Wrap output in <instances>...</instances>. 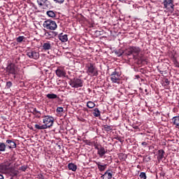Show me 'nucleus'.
Wrapping results in <instances>:
<instances>
[{
    "label": "nucleus",
    "mask_w": 179,
    "mask_h": 179,
    "mask_svg": "<svg viewBox=\"0 0 179 179\" xmlns=\"http://www.w3.org/2000/svg\"><path fill=\"white\" fill-rule=\"evenodd\" d=\"M43 122L44 124L41 126L35 124V128L36 129H47V128H51L54 124V117L50 115H45L43 116Z\"/></svg>",
    "instance_id": "nucleus-1"
},
{
    "label": "nucleus",
    "mask_w": 179,
    "mask_h": 179,
    "mask_svg": "<svg viewBox=\"0 0 179 179\" xmlns=\"http://www.w3.org/2000/svg\"><path fill=\"white\" fill-rule=\"evenodd\" d=\"M141 53V48L138 47L131 46L127 49V55H133L134 59H141L142 61V57L139 56Z\"/></svg>",
    "instance_id": "nucleus-2"
},
{
    "label": "nucleus",
    "mask_w": 179,
    "mask_h": 179,
    "mask_svg": "<svg viewBox=\"0 0 179 179\" xmlns=\"http://www.w3.org/2000/svg\"><path fill=\"white\" fill-rule=\"evenodd\" d=\"M6 72L8 75H13L15 79L17 75V67L14 64H10L6 67Z\"/></svg>",
    "instance_id": "nucleus-3"
},
{
    "label": "nucleus",
    "mask_w": 179,
    "mask_h": 179,
    "mask_svg": "<svg viewBox=\"0 0 179 179\" xmlns=\"http://www.w3.org/2000/svg\"><path fill=\"white\" fill-rule=\"evenodd\" d=\"M87 73H88V75H92V76H97V75H99V71L94 64L90 63L87 65Z\"/></svg>",
    "instance_id": "nucleus-4"
},
{
    "label": "nucleus",
    "mask_w": 179,
    "mask_h": 179,
    "mask_svg": "<svg viewBox=\"0 0 179 179\" xmlns=\"http://www.w3.org/2000/svg\"><path fill=\"white\" fill-rule=\"evenodd\" d=\"M69 83L70 86H71V87H75V88L82 87L83 86V80L79 78L71 79L70 80Z\"/></svg>",
    "instance_id": "nucleus-5"
},
{
    "label": "nucleus",
    "mask_w": 179,
    "mask_h": 179,
    "mask_svg": "<svg viewBox=\"0 0 179 179\" xmlns=\"http://www.w3.org/2000/svg\"><path fill=\"white\" fill-rule=\"evenodd\" d=\"M43 27L48 29V30H55L57 29V22L52 20H46L43 23Z\"/></svg>",
    "instance_id": "nucleus-6"
},
{
    "label": "nucleus",
    "mask_w": 179,
    "mask_h": 179,
    "mask_svg": "<svg viewBox=\"0 0 179 179\" xmlns=\"http://www.w3.org/2000/svg\"><path fill=\"white\" fill-rule=\"evenodd\" d=\"M38 5L43 8V9H47L51 6V3L48 1V0H37Z\"/></svg>",
    "instance_id": "nucleus-7"
},
{
    "label": "nucleus",
    "mask_w": 179,
    "mask_h": 179,
    "mask_svg": "<svg viewBox=\"0 0 179 179\" xmlns=\"http://www.w3.org/2000/svg\"><path fill=\"white\" fill-rule=\"evenodd\" d=\"M110 80L113 82V83H120V73L117 71H114L110 75Z\"/></svg>",
    "instance_id": "nucleus-8"
},
{
    "label": "nucleus",
    "mask_w": 179,
    "mask_h": 179,
    "mask_svg": "<svg viewBox=\"0 0 179 179\" xmlns=\"http://www.w3.org/2000/svg\"><path fill=\"white\" fill-rule=\"evenodd\" d=\"M163 3L166 9H169V10L171 9H174V4H173V0H164Z\"/></svg>",
    "instance_id": "nucleus-9"
},
{
    "label": "nucleus",
    "mask_w": 179,
    "mask_h": 179,
    "mask_svg": "<svg viewBox=\"0 0 179 179\" xmlns=\"http://www.w3.org/2000/svg\"><path fill=\"white\" fill-rule=\"evenodd\" d=\"M29 58H32L33 59H38L40 58V54L36 51H29L27 53Z\"/></svg>",
    "instance_id": "nucleus-10"
},
{
    "label": "nucleus",
    "mask_w": 179,
    "mask_h": 179,
    "mask_svg": "<svg viewBox=\"0 0 179 179\" xmlns=\"http://www.w3.org/2000/svg\"><path fill=\"white\" fill-rule=\"evenodd\" d=\"M6 143L7 145H6V146H7V148L9 149H15V148H16V143L12 141V140H7Z\"/></svg>",
    "instance_id": "nucleus-11"
},
{
    "label": "nucleus",
    "mask_w": 179,
    "mask_h": 179,
    "mask_svg": "<svg viewBox=\"0 0 179 179\" xmlns=\"http://www.w3.org/2000/svg\"><path fill=\"white\" fill-rule=\"evenodd\" d=\"M102 179H111L113 178V173L109 170L106 171L103 175L101 176Z\"/></svg>",
    "instance_id": "nucleus-12"
},
{
    "label": "nucleus",
    "mask_w": 179,
    "mask_h": 179,
    "mask_svg": "<svg viewBox=\"0 0 179 179\" xmlns=\"http://www.w3.org/2000/svg\"><path fill=\"white\" fill-rule=\"evenodd\" d=\"M106 153L107 151L106 150V149H104V147L100 146L99 149L97 151V154L99 155V157H103Z\"/></svg>",
    "instance_id": "nucleus-13"
},
{
    "label": "nucleus",
    "mask_w": 179,
    "mask_h": 179,
    "mask_svg": "<svg viewBox=\"0 0 179 179\" xmlns=\"http://www.w3.org/2000/svg\"><path fill=\"white\" fill-rule=\"evenodd\" d=\"M58 38L62 41V43H66V41H68V35L60 34L58 36Z\"/></svg>",
    "instance_id": "nucleus-14"
},
{
    "label": "nucleus",
    "mask_w": 179,
    "mask_h": 179,
    "mask_svg": "<svg viewBox=\"0 0 179 179\" xmlns=\"http://www.w3.org/2000/svg\"><path fill=\"white\" fill-rule=\"evenodd\" d=\"M56 75L57 76H58V78H62L63 76L65 77V76L66 75V73L64 70L57 69L56 70Z\"/></svg>",
    "instance_id": "nucleus-15"
},
{
    "label": "nucleus",
    "mask_w": 179,
    "mask_h": 179,
    "mask_svg": "<svg viewBox=\"0 0 179 179\" xmlns=\"http://www.w3.org/2000/svg\"><path fill=\"white\" fill-rule=\"evenodd\" d=\"M9 166H10V164L8 165L6 164H1L0 165V173H6L8 171V169H9Z\"/></svg>",
    "instance_id": "nucleus-16"
},
{
    "label": "nucleus",
    "mask_w": 179,
    "mask_h": 179,
    "mask_svg": "<svg viewBox=\"0 0 179 179\" xmlns=\"http://www.w3.org/2000/svg\"><path fill=\"white\" fill-rule=\"evenodd\" d=\"M43 49L45 50V51H48V50H51V43H50V42L44 43L43 45Z\"/></svg>",
    "instance_id": "nucleus-17"
},
{
    "label": "nucleus",
    "mask_w": 179,
    "mask_h": 179,
    "mask_svg": "<svg viewBox=\"0 0 179 179\" xmlns=\"http://www.w3.org/2000/svg\"><path fill=\"white\" fill-rule=\"evenodd\" d=\"M96 164L99 170L101 171H104V170H106V169H107V165L106 164L101 165L100 162H96Z\"/></svg>",
    "instance_id": "nucleus-18"
},
{
    "label": "nucleus",
    "mask_w": 179,
    "mask_h": 179,
    "mask_svg": "<svg viewBox=\"0 0 179 179\" xmlns=\"http://www.w3.org/2000/svg\"><path fill=\"white\" fill-rule=\"evenodd\" d=\"M68 167H69V170H71L72 171H75L78 169V166L76 164L72 163L69 164Z\"/></svg>",
    "instance_id": "nucleus-19"
},
{
    "label": "nucleus",
    "mask_w": 179,
    "mask_h": 179,
    "mask_svg": "<svg viewBox=\"0 0 179 179\" xmlns=\"http://www.w3.org/2000/svg\"><path fill=\"white\" fill-rule=\"evenodd\" d=\"M172 121L174 125H176V127H179V116L174 117L172 119Z\"/></svg>",
    "instance_id": "nucleus-20"
},
{
    "label": "nucleus",
    "mask_w": 179,
    "mask_h": 179,
    "mask_svg": "<svg viewBox=\"0 0 179 179\" xmlns=\"http://www.w3.org/2000/svg\"><path fill=\"white\" fill-rule=\"evenodd\" d=\"M96 104L93 101H88L87 103V107H88V108H94Z\"/></svg>",
    "instance_id": "nucleus-21"
},
{
    "label": "nucleus",
    "mask_w": 179,
    "mask_h": 179,
    "mask_svg": "<svg viewBox=\"0 0 179 179\" xmlns=\"http://www.w3.org/2000/svg\"><path fill=\"white\" fill-rule=\"evenodd\" d=\"M46 97H48V99H57L58 96L55 94H48L46 95Z\"/></svg>",
    "instance_id": "nucleus-22"
},
{
    "label": "nucleus",
    "mask_w": 179,
    "mask_h": 179,
    "mask_svg": "<svg viewBox=\"0 0 179 179\" xmlns=\"http://www.w3.org/2000/svg\"><path fill=\"white\" fill-rule=\"evenodd\" d=\"M6 150V145L3 143H0V152H5Z\"/></svg>",
    "instance_id": "nucleus-23"
},
{
    "label": "nucleus",
    "mask_w": 179,
    "mask_h": 179,
    "mask_svg": "<svg viewBox=\"0 0 179 179\" xmlns=\"http://www.w3.org/2000/svg\"><path fill=\"white\" fill-rule=\"evenodd\" d=\"M159 160H162L163 157H164V150H159V156H158Z\"/></svg>",
    "instance_id": "nucleus-24"
},
{
    "label": "nucleus",
    "mask_w": 179,
    "mask_h": 179,
    "mask_svg": "<svg viewBox=\"0 0 179 179\" xmlns=\"http://www.w3.org/2000/svg\"><path fill=\"white\" fill-rule=\"evenodd\" d=\"M47 15L49 17H55V13L52 10L47 11Z\"/></svg>",
    "instance_id": "nucleus-25"
},
{
    "label": "nucleus",
    "mask_w": 179,
    "mask_h": 179,
    "mask_svg": "<svg viewBox=\"0 0 179 179\" xmlns=\"http://www.w3.org/2000/svg\"><path fill=\"white\" fill-rule=\"evenodd\" d=\"M94 111V113H93V115H94V117H100V110H99V108H95Z\"/></svg>",
    "instance_id": "nucleus-26"
},
{
    "label": "nucleus",
    "mask_w": 179,
    "mask_h": 179,
    "mask_svg": "<svg viewBox=\"0 0 179 179\" xmlns=\"http://www.w3.org/2000/svg\"><path fill=\"white\" fill-rule=\"evenodd\" d=\"M10 173H11V176L13 177H15V176H17V174H19V171H17L15 169H11L10 170Z\"/></svg>",
    "instance_id": "nucleus-27"
},
{
    "label": "nucleus",
    "mask_w": 179,
    "mask_h": 179,
    "mask_svg": "<svg viewBox=\"0 0 179 179\" xmlns=\"http://www.w3.org/2000/svg\"><path fill=\"white\" fill-rule=\"evenodd\" d=\"M57 35V32H52V31H50V32H46L45 33V36H49V37H52L54 36Z\"/></svg>",
    "instance_id": "nucleus-28"
},
{
    "label": "nucleus",
    "mask_w": 179,
    "mask_h": 179,
    "mask_svg": "<svg viewBox=\"0 0 179 179\" xmlns=\"http://www.w3.org/2000/svg\"><path fill=\"white\" fill-rule=\"evenodd\" d=\"M24 40V36H19L16 38L17 43H22Z\"/></svg>",
    "instance_id": "nucleus-29"
},
{
    "label": "nucleus",
    "mask_w": 179,
    "mask_h": 179,
    "mask_svg": "<svg viewBox=\"0 0 179 179\" xmlns=\"http://www.w3.org/2000/svg\"><path fill=\"white\" fill-rule=\"evenodd\" d=\"M141 179H146V173L145 172H141L139 176Z\"/></svg>",
    "instance_id": "nucleus-30"
},
{
    "label": "nucleus",
    "mask_w": 179,
    "mask_h": 179,
    "mask_svg": "<svg viewBox=\"0 0 179 179\" xmlns=\"http://www.w3.org/2000/svg\"><path fill=\"white\" fill-rule=\"evenodd\" d=\"M56 111H57V113H64V108H62V107H57Z\"/></svg>",
    "instance_id": "nucleus-31"
},
{
    "label": "nucleus",
    "mask_w": 179,
    "mask_h": 179,
    "mask_svg": "<svg viewBox=\"0 0 179 179\" xmlns=\"http://www.w3.org/2000/svg\"><path fill=\"white\" fill-rule=\"evenodd\" d=\"M6 87L8 89L12 87V82H10V81L7 82Z\"/></svg>",
    "instance_id": "nucleus-32"
},
{
    "label": "nucleus",
    "mask_w": 179,
    "mask_h": 179,
    "mask_svg": "<svg viewBox=\"0 0 179 179\" xmlns=\"http://www.w3.org/2000/svg\"><path fill=\"white\" fill-rule=\"evenodd\" d=\"M104 128H105L106 131H111V126L105 125Z\"/></svg>",
    "instance_id": "nucleus-33"
},
{
    "label": "nucleus",
    "mask_w": 179,
    "mask_h": 179,
    "mask_svg": "<svg viewBox=\"0 0 179 179\" xmlns=\"http://www.w3.org/2000/svg\"><path fill=\"white\" fill-rule=\"evenodd\" d=\"M65 0H54L55 2H56V3H64V1Z\"/></svg>",
    "instance_id": "nucleus-34"
},
{
    "label": "nucleus",
    "mask_w": 179,
    "mask_h": 179,
    "mask_svg": "<svg viewBox=\"0 0 179 179\" xmlns=\"http://www.w3.org/2000/svg\"><path fill=\"white\" fill-rule=\"evenodd\" d=\"M33 111H34V114H41V113L40 111L37 110L36 108H34Z\"/></svg>",
    "instance_id": "nucleus-35"
},
{
    "label": "nucleus",
    "mask_w": 179,
    "mask_h": 179,
    "mask_svg": "<svg viewBox=\"0 0 179 179\" xmlns=\"http://www.w3.org/2000/svg\"><path fill=\"white\" fill-rule=\"evenodd\" d=\"M27 169V167L26 166H21L20 168V170H22V171H26Z\"/></svg>",
    "instance_id": "nucleus-36"
},
{
    "label": "nucleus",
    "mask_w": 179,
    "mask_h": 179,
    "mask_svg": "<svg viewBox=\"0 0 179 179\" xmlns=\"http://www.w3.org/2000/svg\"><path fill=\"white\" fill-rule=\"evenodd\" d=\"M94 147L95 149H96V150L100 149V148L99 147V144H97V143H94Z\"/></svg>",
    "instance_id": "nucleus-37"
},
{
    "label": "nucleus",
    "mask_w": 179,
    "mask_h": 179,
    "mask_svg": "<svg viewBox=\"0 0 179 179\" xmlns=\"http://www.w3.org/2000/svg\"><path fill=\"white\" fill-rule=\"evenodd\" d=\"M141 145H143V146H148V143H146V142H143V143H141Z\"/></svg>",
    "instance_id": "nucleus-38"
},
{
    "label": "nucleus",
    "mask_w": 179,
    "mask_h": 179,
    "mask_svg": "<svg viewBox=\"0 0 179 179\" xmlns=\"http://www.w3.org/2000/svg\"><path fill=\"white\" fill-rule=\"evenodd\" d=\"M0 179H4V178H3V175L0 174Z\"/></svg>",
    "instance_id": "nucleus-39"
},
{
    "label": "nucleus",
    "mask_w": 179,
    "mask_h": 179,
    "mask_svg": "<svg viewBox=\"0 0 179 179\" xmlns=\"http://www.w3.org/2000/svg\"><path fill=\"white\" fill-rule=\"evenodd\" d=\"M165 82H166V83H169V80L166 79V80H165Z\"/></svg>",
    "instance_id": "nucleus-40"
},
{
    "label": "nucleus",
    "mask_w": 179,
    "mask_h": 179,
    "mask_svg": "<svg viewBox=\"0 0 179 179\" xmlns=\"http://www.w3.org/2000/svg\"><path fill=\"white\" fill-rule=\"evenodd\" d=\"M120 2H124L125 0H119Z\"/></svg>",
    "instance_id": "nucleus-41"
}]
</instances>
